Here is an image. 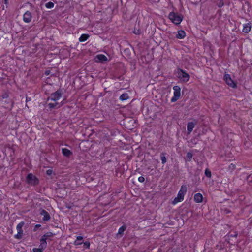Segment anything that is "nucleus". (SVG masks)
Returning a JSON list of instances; mask_svg holds the SVG:
<instances>
[{"instance_id":"obj_1","label":"nucleus","mask_w":252,"mask_h":252,"mask_svg":"<svg viewBox=\"0 0 252 252\" xmlns=\"http://www.w3.org/2000/svg\"><path fill=\"white\" fill-rule=\"evenodd\" d=\"M168 18L176 25L180 24L183 20V16L181 14L174 12H171L169 14Z\"/></svg>"},{"instance_id":"obj_2","label":"nucleus","mask_w":252,"mask_h":252,"mask_svg":"<svg viewBox=\"0 0 252 252\" xmlns=\"http://www.w3.org/2000/svg\"><path fill=\"white\" fill-rule=\"evenodd\" d=\"M26 182L29 185L36 186L39 183V179L32 173H29L26 178Z\"/></svg>"},{"instance_id":"obj_3","label":"nucleus","mask_w":252,"mask_h":252,"mask_svg":"<svg viewBox=\"0 0 252 252\" xmlns=\"http://www.w3.org/2000/svg\"><path fill=\"white\" fill-rule=\"evenodd\" d=\"M177 73L178 78L183 82H187L190 78L189 75L182 69H178Z\"/></svg>"},{"instance_id":"obj_4","label":"nucleus","mask_w":252,"mask_h":252,"mask_svg":"<svg viewBox=\"0 0 252 252\" xmlns=\"http://www.w3.org/2000/svg\"><path fill=\"white\" fill-rule=\"evenodd\" d=\"M63 94V92L62 90L59 89L50 94V96L48 98V100H51L52 101H56L61 98Z\"/></svg>"},{"instance_id":"obj_5","label":"nucleus","mask_w":252,"mask_h":252,"mask_svg":"<svg viewBox=\"0 0 252 252\" xmlns=\"http://www.w3.org/2000/svg\"><path fill=\"white\" fill-rule=\"evenodd\" d=\"M174 95L171 99V102H175L179 99L181 96V88L178 86H175L173 87Z\"/></svg>"},{"instance_id":"obj_6","label":"nucleus","mask_w":252,"mask_h":252,"mask_svg":"<svg viewBox=\"0 0 252 252\" xmlns=\"http://www.w3.org/2000/svg\"><path fill=\"white\" fill-rule=\"evenodd\" d=\"M223 79L225 81L226 83L232 88H235L237 87L236 83H235L234 81L232 79L230 74L225 73L224 75Z\"/></svg>"},{"instance_id":"obj_7","label":"nucleus","mask_w":252,"mask_h":252,"mask_svg":"<svg viewBox=\"0 0 252 252\" xmlns=\"http://www.w3.org/2000/svg\"><path fill=\"white\" fill-rule=\"evenodd\" d=\"M32 16L31 12L29 11H27L23 14V20L25 23H29L32 21Z\"/></svg>"},{"instance_id":"obj_8","label":"nucleus","mask_w":252,"mask_h":252,"mask_svg":"<svg viewBox=\"0 0 252 252\" xmlns=\"http://www.w3.org/2000/svg\"><path fill=\"white\" fill-rule=\"evenodd\" d=\"M40 214L43 216L42 220L43 221H48L51 219V217L49 213L44 209H41Z\"/></svg>"},{"instance_id":"obj_9","label":"nucleus","mask_w":252,"mask_h":252,"mask_svg":"<svg viewBox=\"0 0 252 252\" xmlns=\"http://www.w3.org/2000/svg\"><path fill=\"white\" fill-rule=\"evenodd\" d=\"M108 60L107 57L103 54H98L95 57V60L96 62H103Z\"/></svg>"},{"instance_id":"obj_10","label":"nucleus","mask_w":252,"mask_h":252,"mask_svg":"<svg viewBox=\"0 0 252 252\" xmlns=\"http://www.w3.org/2000/svg\"><path fill=\"white\" fill-rule=\"evenodd\" d=\"M184 195L182 194L181 192H178L177 197L175 198L174 200L172 201V204L175 205L178 202H180L184 200Z\"/></svg>"},{"instance_id":"obj_11","label":"nucleus","mask_w":252,"mask_h":252,"mask_svg":"<svg viewBox=\"0 0 252 252\" xmlns=\"http://www.w3.org/2000/svg\"><path fill=\"white\" fill-rule=\"evenodd\" d=\"M252 24L250 22L243 24V28L242 29V32L244 33H249L251 29Z\"/></svg>"},{"instance_id":"obj_12","label":"nucleus","mask_w":252,"mask_h":252,"mask_svg":"<svg viewBox=\"0 0 252 252\" xmlns=\"http://www.w3.org/2000/svg\"><path fill=\"white\" fill-rule=\"evenodd\" d=\"M194 201L196 203H201L203 201L202 195L200 193H197L194 196Z\"/></svg>"},{"instance_id":"obj_13","label":"nucleus","mask_w":252,"mask_h":252,"mask_svg":"<svg viewBox=\"0 0 252 252\" xmlns=\"http://www.w3.org/2000/svg\"><path fill=\"white\" fill-rule=\"evenodd\" d=\"M62 151L63 155L66 157H70L72 155V152L66 148H62Z\"/></svg>"},{"instance_id":"obj_14","label":"nucleus","mask_w":252,"mask_h":252,"mask_svg":"<svg viewBox=\"0 0 252 252\" xmlns=\"http://www.w3.org/2000/svg\"><path fill=\"white\" fill-rule=\"evenodd\" d=\"M24 224L25 222L24 221H21L17 224L16 226V229L17 230V232H19V234H23V231L22 229V227Z\"/></svg>"},{"instance_id":"obj_15","label":"nucleus","mask_w":252,"mask_h":252,"mask_svg":"<svg viewBox=\"0 0 252 252\" xmlns=\"http://www.w3.org/2000/svg\"><path fill=\"white\" fill-rule=\"evenodd\" d=\"M186 36V33L184 31L179 30L178 32V33L176 35V37L178 39H182L185 38Z\"/></svg>"},{"instance_id":"obj_16","label":"nucleus","mask_w":252,"mask_h":252,"mask_svg":"<svg viewBox=\"0 0 252 252\" xmlns=\"http://www.w3.org/2000/svg\"><path fill=\"white\" fill-rule=\"evenodd\" d=\"M194 124L192 122L188 123L187 125V130L189 134L191 132L194 127Z\"/></svg>"},{"instance_id":"obj_17","label":"nucleus","mask_w":252,"mask_h":252,"mask_svg":"<svg viewBox=\"0 0 252 252\" xmlns=\"http://www.w3.org/2000/svg\"><path fill=\"white\" fill-rule=\"evenodd\" d=\"M83 238L82 236H79L76 237V240L74 242V245L75 246L80 245L83 243L82 240Z\"/></svg>"},{"instance_id":"obj_18","label":"nucleus","mask_w":252,"mask_h":252,"mask_svg":"<svg viewBox=\"0 0 252 252\" xmlns=\"http://www.w3.org/2000/svg\"><path fill=\"white\" fill-rule=\"evenodd\" d=\"M167 154L164 152H162L160 155V158L161 160L162 164H164L167 162L166 155Z\"/></svg>"},{"instance_id":"obj_19","label":"nucleus","mask_w":252,"mask_h":252,"mask_svg":"<svg viewBox=\"0 0 252 252\" xmlns=\"http://www.w3.org/2000/svg\"><path fill=\"white\" fill-rule=\"evenodd\" d=\"M89 37V35L87 34H82L79 38L80 42H84L86 41Z\"/></svg>"},{"instance_id":"obj_20","label":"nucleus","mask_w":252,"mask_h":252,"mask_svg":"<svg viewBox=\"0 0 252 252\" xmlns=\"http://www.w3.org/2000/svg\"><path fill=\"white\" fill-rule=\"evenodd\" d=\"M128 98H129V96H128V94H127V93H124V94H122L119 97L120 100H121L122 101L126 100L128 99Z\"/></svg>"},{"instance_id":"obj_21","label":"nucleus","mask_w":252,"mask_h":252,"mask_svg":"<svg viewBox=\"0 0 252 252\" xmlns=\"http://www.w3.org/2000/svg\"><path fill=\"white\" fill-rule=\"evenodd\" d=\"M193 155L190 152H188L186 155L185 160L186 161H190L192 159Z\"/></svg>"},{"instance_id":"obj_22","label":"nucleus","mask_w":252,"mask_h":252,"mask_svg":"<svg viewBox=\"0 0 252 252\" xmlns=\"http://www.w3.org/2000/svg\"><path fill=\"white\" fill-rule=\"evenodd\" d=\"M126 225L122 226L119 228L118 234L122 235L123 234L124 232L126 230Z\"/></svg>"},{"instance_id":"obj_23","label":"nucleus","mask_w":252,"mask_h":252,"mask_svg":"<svg viewBox=\"0 0 252 252\" xmlns=\"http://www.w3.org/2000/svg\"><path fill=\"white\" fill-rule=\"evenodd\" d=\"M59 104V103L58 102H56L55 103H50L48 104V106L49 107V108L50 109H53V108H55L57 105H58Z\"/></svg>"},{"instance_id":"obj_24","label":"nucleus","mask_w":252,"mask_h":252,"mask_svg":"<svg viewBox=\"0 0 252 252\" xmlns=\"http://www.w3.org/2000/svg\"><path fill=\"white\" fill-rule=\"evenodd\" d=\"M54 235V234H53L52 232H47L46 233L44 234L42 236H43V237L46 238V239L47 240V239L48 237H53Z\"/></svg>"},{"instance_id":"obj_25","label":"nucleus","mask_w":252,"mask_h":252,"mask_svg":"<svg viewBox=\"0 0 252 252\" xmlns=\"http://www.w3.org/2000/svg\"><path fill=\"white\" fill-rule=\"evenodd\" d=\"M54 3H53L52 2H51V1L48 2L45 4V7L47 8H49V9L52 8L54 7Z\"/></svg>"},{"instance_id":"obj_26","label":"nucleus","mask_w":252,"mask_h":252,"mask_svg":"<svg viewBox=\"0 0 252 252\" xmlns=\"http://www.w3.org/2000/svg\"><path fill=\"white\" fill-rule=\"evenodd\" d=\"M187 191V188L186 186H182L181 187L180 190H179V192H181L182 194L185 195Z\"/></svg>"},{"instance_id":"obj_27","label":"nucleus","mask_w":252,"mask_h":252,"mask_svg":"<svg viewBox=\"0 0 252 252\" xmlns=\"http://www.w3.org/2000/svg\"><path fill=\"white\" fill-rule=\"evenodd\" d=\"M205 175L208 178H210L211 177V172L209 169H206L205 171Z\"/></svg>"},{"instance_id":"obj_28","label":"nucleus","mask_w":252,"mask_h":252,"mask_svg":"<svg viewBox=\"0 0 252 252\" xmlns=\"http://www.w3.org/2000/svg\"><path fill=\"white\" fill-rule=\"evenodd\" d=\"M47 246V243L40 242V244L39 247L43 251L46 248Z\"/></svg>"},{"instance_id":"obj_29","label":"nucleus","mask_w":252,"mask_h":252,"mask_svg":"<svg viewBox=\"0 0 252 252\" xmlns=\"http://www.w3.org/2000/svg\"><path fill=\"white\" fill-rule=\"evenodd\" d=\"M217 4L219 7H222L224 5L223 0H218Z\"/></svg>"},{"instance_id":"obj_30","label":"nucleus","mask_w":252,"mask_h":252,"mask_svg":"<svg viewBox=\"0 0 252 252\" xmlns=\"http://www.w3.org/2000/svg\"><path fill=\"white\" fill-rule=\"evenodd\" d=\"M83 244L86 249H89L90 248V243L89 241H86L85 242H84Z\"/></svg>"},{"instance_id":"obj_31","label":"nucleus","mask_w":252,"mask_h":252,"mask_svg":"<svg viewBox=\"0 0 252 252\" xmlns=\"http://www.w3.org/2000/svg\"><path fill=\"white\" fill-rule=\"evenodd\" d=\"M33 252H42L43 250L39 247L38 248H34L32 249Z\"/></svg>"},{"instance_id":"obj_32","label":"nucleus","mask_w":252,"mask_h":252,"mask_svg":"<svg viewBox=\"0 0 252 252\" xmlns=\"http://www.w3.org/2000/svg\"><path fill=\"white\" fill-rule=\"evenodd\" d=\"M235 167H236L235 165L233 163H231L229 166V169L231 170H233L235 168Z\"/></svg>"},{"instance_id":"obj_33","label":"nucleus","mask_w":252,"mask_h":252,"mask_svg":"<svg viewBox=\"0 0 252 252\" xmlns=\"http://www.w3.org/2000/svg\"><path fill=\"white\" fill-rule=\"evenodd\" d=\"M138 180L139 182L143 183L145 181V178L142 176H140L138 178Z\"/></svg>"},{"instance_id":"obj_34","label":"nucleus","mask_w":252,"mask_h":252,"mask_svg":"<svg viewBox=\"0 0 252 252\" xmlns=\"http://www.w3.org/2000/svg\"><path fill=\"white\" fill-rule=\"evenodd\" d=\"M22 234H19V232H17V234L15 235V238H17V239H20L22 238Z\"/></svg>"},{"instance_id":"obj_35","label":"nucleus","mask_w":252,"mask_h":252,"mask_svg":"<svg viewBox=\"0 0 252 252\" xmlns=\"http://www.w3.org/2000/svg\"><path fill=\"white\" fill-rule=\"evenodd\" d=\"M53 173V171L51 169H48L46 171V174L48 175H51Z\"/></svg>"},{"instance_id":"obj_36","label":"nucleus","mask_w":252,"mask_h":252,"mask_svg":"<svg viewBox=\"0 0 252 252\" xmlns=\"http://www.w3.org/2000/svg\"><path fill=\"white\" fill-rule=\"evenodd\" d=\"M40 242L47 243L46 238L43 237V236H42L41 238L40 239Z\"/></svg>"},{"instance_id":"obj_37","label":"nucleus","mask_w":252,"mask_h":252,"mask_svg":"<svg viewBox=\"0 0 252 252\" xmlns=\"http://www.w3.org/2000/svg\"><path fill=\"white\" fill-rule=\"evenodd\" d=\"M51 73V71L50 70H46L45 72V74L47 76L50 75Z\"/></svg>"},{"instance_id":"obj_38","label":"nucleus","mask_w":252,"mask_h":252,"mask_svg":"<svg viewBox=\"0 0 252 252\" xmlns=\"http://www.w3.org/2000/svg\"><path fill=\"white\" fill-rule=\"evenodd\" d=\"M238 235V233L237 232H234V234H231L230 236L232 237H236Z\"/></svg>"},{"instance_id":"obj_39","label":"nucleus","mask_w":252,"mask_h":252,"mask_svg":"<svg viewBox=\"0 0 252 252\" xmlns=\"http://www.w3.org/2000/svg\"><path fill=\"white\" fill-rule=\"evenodd\" d=\"M63 104H64V102H63V101H62V102L61 103V104H60V105H59V104L58 105L59 106H58V108H59V107H61V106H62Z\"/></svg>"},{"instance_id":"obj_40","label":"nucleus","mask_w":252,"mask_h":252,"mask_svg":"<svg viewBox=\"0 0 252 252\" xmlns=\"http://www.w3.org/2000/svg\"><path fill=\"white\" fill-rule=\"evenodd\" d=\"M134 33L135 34H139V31H138V32H137V31H136V32L135 31V32H134Z\"/></svg>"},{"instance_id":"obj_41","label":"nucleus","mask_w":252,"mask_h":252,"mask_svg":"<svg viewBox=\"0 0 252 252\" xmlns=\"http://www.w3.org/2000/svg\"><path fill=\"white\" fill-rule=\"evenodd\" d=\"M134 33L135 34H139V31H138V32H137V31H136V32L135 31V32H134Z\"/></svg>"},{"instance_id":"obj_42","label":"nucleus","mask_w":252,"mask_h":252,"mask_svg":"<svg viewBox=\"0 0 252 252\" xmlns=\"http://www.w3.org/2000/svg\"><path fill=\"white\" fill-rule=\"evenodd\" d=\"M40 226H41V225H40V224H36V225H35V227H36V228H38V227H40Z\"/></svg>"},{"instance_id":"obj_43","label":"nucleus","mask_w":252,"mask_h":252,"mask_svg":"<svg viewBox=\"0 0 252 252\" xmlns=\"http://www.w3.org/2000/svg\"><path fill=\"white\" fill-rule=\"evenodd\" d=\"M5 0V3H6V2H7V0Z\"/></svg>"},{"instance_id":"obj_44","label":"nucleus","mask_w":252,"mask_h":252,"mask_svg":"<svg viewBox=\"0 0 252 252\" xmlns=\"http://www.w3.org/2000/svg\"><path fill=\"white\" fill-rule=\"evenodd\" d=\"M229 211H226V213H229Z\"/></svg>"}]
</instances>
